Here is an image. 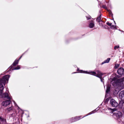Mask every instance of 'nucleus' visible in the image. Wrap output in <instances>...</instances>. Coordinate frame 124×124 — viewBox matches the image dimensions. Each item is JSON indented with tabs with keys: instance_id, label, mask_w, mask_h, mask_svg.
<instances>
[{
	"instance_id": "obj_29",
	"label": "nucleus",
	"mask_w": 124,
	"mask_h": 124,
	"mask_svg": "<svg viewBox=\"0 0 124 124\" xmlns=\"http://www.w3.org/2000/svg\"><path fill=\"white\" fill-rule=\"evenodd\" d=\"M101 22L103 23L104 22L102 21V20H101V22H100V25H101L102 26H103V24L102 23H101Z\"/></svg>"
},
{
	"instance_id": "obj_5",
	"label": "nucleus",
	"mask_w": 124,
	"mask_h": 124,
	"mask_svg": "<svg viewBox=\"0 0 124 124\" xmlns=\"http://www.w3.org/2000/svg\"><path fill=\"white\" fill-rule=\"evenodd\" d=\"M110 103L112 107H116L118 106L119 108H120L119 105V104H118L114 99H111L110 100Z\"/></svg>"
},
{
	"instance_id": "obj_13",
	"label": "nucleus",
	"mask_w": 124,
	"mask_h": 124,
	"mask_svg": "<svg viewBox=\"0 0 124 124\" xmlns=\"http://www.w3.org/2000/svg\"><path fill=\"white\" fill-rule=\"evenodd\" d=\"M20 66L19 65H18L17 67L13 68V67L12 66L10 67V69L12 70H18L20 69Z\"/></svg>"
},
{
	"instance_id": "obj_14",
	"label": "nucleus",
	"mask_w": 124,
	"mask_h": 124,
	"mask_svg": "<svg viewBox=\"0 0 124 124\" xmlns=\"http://www.w3.org/2000/svg\"><path fill=\"white\" fill-rule=\"evenodd\" d=\"M110 60V58H108L105 61H104L101 63V64H103L104 63L108 62Z\"/></svg>"
},
{
	"instance_id": "obj_4",
	"label": "nucleus",
	"mask_w": 124,
	"mask_h": 124,
	"mask_svg": "<svg viewBox=\"0 0 124 124\" xmlns=\"http://www.w3.org/2000/svg\"><path fill=\"white\" fill-rule=\"evenodd\" d=\"M77 71L79 73L88 74L95 76L96 74V72L94 71H91L89 72L85 71L82 70H79L78 68Z\"/></svg>"
},
{
	"instance_id": "obj_22",
	"label": "nucleus",
	"mask_w": 124,
	"mask_h": 124,
	"mask_svg": "<svg viewBox=\"0 0 124 124\" xmlns=\"http://www.w3.org/2000/svg\"><path fill=\"white\" fill-rule=\"evenodd\" d=\"M86 17L87 20H88L90 19L91 18V17L90 16H86Z\"/></svg>"
},
{
	"instance_id": "obj_2",
	"label": "nucleus",
	"mask_w": 124,
	"mask_h": 124,
	"mask_svg": "<svg viewBox=\"0 0 124 124\" xmlns=\"http://www.w3.org/2000/svg\"><path fill=\"white\" fill-rule=\"evenodd\" d=\"M111 112L113 113V116L116 117L117 119L121 118L122 116V113L121 112L119 111H116L117 109L114 108L113 109L110 108Z\"/></svg>"
},
{
	"instance_id": "obj_9",
	"label": "nucleus",
	"mask_w": 124,
	"mask_h": 124,
	"mask_svg": "<svg viewBox=\"0 0 124 124\" xmlns=\"http://www.w3.org/2000/svg\"><path fill=\"white\" fill-rule=\"evenodd\" d=\"M117 72L120 75H123L124 73V69L122 68H120L117 70Z\"/></svg>"
},
{
	"instance_id": "obj_25",
	"label": "nucleus",
	"mask_w": 124,
	"mask_h": 124,
	"mask_svg": "<svg viewBox=\"0 0 124 124\" xmlns=\"http://www.w3.org/2000/svg\"><path fill=\"white\" fill-rule=\"evenodd\" d=\"M102 7L105 9H107V7L105 5H103L102 6Z\"/></svg>"
},
{
	"instance_id": "obj_18",
	"label": "nucleus",
	"mask_w": 124,
	"mask_h": 124,
	"mask_svg": "<svg viewBox=\"0 0 124 124\" xmlns=\"http://www.w3.org/2000/svg\"><path fill=\"white\" fill-rule=\"evenodd\" d=\"M118 93V91L116 90H115L113 92V94H117Z\"/></svg>"
},
{
	"instance_id": "obj_21",
	"label": "nucleus",
	"mask_w": 124,
	"mask_h": 124,
	"mask_svg": "<svg viewBox=\"0 0 124 124\" xmlns=\"http://www.w3.org/2000/svg\"><path fill=\"white\" fill-rule=\"evenodd\" d=\"M95 112V110H94L92 111L89 113L88 114V115H91L93 113H94Z\"/></svg>"
},
{
	"instance_id": "obj_1",
	"label": "nucleus",
	"mask_w": 124,
	"mask_h": 124,
	"mask_svg": "<svg viewBox=\"0 0 124 124\" xmlns=\"http://www.w3.org/2000/svg\"><path fill=\"white\" fill-rule=\"evenodd\" d=\"M9 77V75H6L0 79V95L1 96L2 98L8 99H11V98L9 96L8 94L6 92L3 94L2 93L4 88L3 85H5L6 82H8Z\"/></svg>"
},
{
	"instance_id": "obj_31",
	"label": "nucleus",
	"mask_w": 124,
	"mask_h": 124,
	"mask_svg": "<svg viewBox=\"0 0 124 124\" xmlns=\"http://www.w3.org/2000/svg\"><path fill=\"white\" fill-rule=\"evenodd\" d=\"M106 101H108V99H106Z\"/></svg>"
},
{
	"instance_id": "obj_10",
	"label": "nucleus",
	"mask_w": 124,
	"mask_h": 124,
	"mask_svg": "<svg viewBox=\"0 0 124 124\" xmlns=\"http://www.w3.org/2000/svg\"><path fill=\"white\" fill-rule=\"evenodd\" d=\"M101 15H100L99 16H98L97 18L96 21L98 22L100 25V22L101 21Z\"/></svg>"
},
{
	"instance_id": "obj_19",
	"label": "nucleus",
	"mask_w": 124,
	"mask_h": 124,
	"mask_svg": "<svg viewBox=\"0 0 124 124\" xmlns=\"http://www.w3.org/2000/svg\"><path fill=\"white\" fill-rule=\"evenodd\" d=\"M108 11L109 12V14L110 16H113V14L112 13L111 11L110 10H108Z\"/></svg>"
},
{
	"instance_id": "obj_26",
	"label": "nucleus",
	"mask_w": 124,
	"mask_h": 124,
	"mask_svg": "<svg viewBox=\"0 0 124 124\" xmlns=\"http://www.w3.org/2000/svg\"><path fill=\"white\" fill-rule=\"evenodd\" d=\"M111 28L112 29H114L115 28H116V27L115 26H114L113 25H111Z\"/></svg>"
},
{
	"instance_id": "obj_23",
	"label": "nucleus",
	"mask_w": 124,
	"mask_h": 124,
	"mask_svg": "<svg viewBox=\"0 0 124 124\" xmlns=\"http://www.w3.org/2000/svg\"><path fill=\"white\" fill-rule=\"evenodd\" d=\"M119 47V46H114V49L116 50V49L118 48Z\"/></svg>"
},
{
	"instance_id": "obj_11",
	"label": "nucleus",
	"mask_w": 124,
	"mask_h": 124,
	"mask_svg": "<svg viewBox=\"0 0 124 124\" xmlns=\"http://www.w3.org/2000/svg\"><path fill=\"white\" fill-rule=\"evenodd\" d=\"M111 85H108L107 86L106 90V93H108L110 90Z\"/></svg>"
},
{
	"instance_id": "obj_32",
	"label": "nucleus",
	"mask_w": 124,
	"mask_h": 124,
	"mask_svg": "<svg viewBox=\"0 0 124 124\" xmlns=\"http://www.w3.org/2000/svg\"><path fill=\"white\" fill-rule=\"evenodd\" d=\"M88 115H87V116H88ZM87 116V115L86 116H85H85Z\"/></svg>"
},
{
	"instance_id": "obj_8",
	"label": "nucleus",
	"mask_w": 124,
	"mask_h": 124,
	"mask_svg": "<svg viewBox=\"0 0 124 124\" xmlns=\"http://www.w3.org/2000/svg\"><path fill=\"white\" fill-rule=\"evenodd\" d=\"M10 100L11 99H8V100H7L3 102L2 103V105L3 106H6L10 104L11 102Z\"/></svg>"
},
{
	"instance_id": "obj_24",
	"label": "nucleus",
	"mask_w": 124,
	"mask_h": 124,
	"mask_svg": "<svg viewBox=\"0 0 124 124\" xmlns=\"http://www.w3.org/2000/svg\"><path fill=\"white\" fill-rule=\"evenodd\" d=\"M119 66V64H116L115 66V69H116Z\"/></svg>"
},
{
	"instance_id": "obj_33",
	"label": "nucleus",
	"mask_w": 124,
	"mask_h": 124,
	"mask_svg": "<svg viewBox=\"0 0 124 124\" xmlns=\"http://www.w3.org/2000/svg\"><path fill=\"white\" fill-rule=\"evenodd\" d=\"M105 26H107H107H106V25H105Z\"/></svg>"
},
{
	"instance_id": "obj_6",
	"label": "nucleus",
	"mask_w": 124,
	"mask_h": 124,
	"mask_svg": "<svg viewBox=\"0 0 124 124\" xmlns=\"http://www.w3.org/2000/svg\"><path fill=\"white\" fill-rule=\"evenodd\" d=\"M85 116L82 117V116H77L75 117H72L70 119V121L71 123L73 122L77 121H78L81 118H82Z\"/></svg>"
},
{
	"instance_id": "obj_12",
	"label": "nucleus",
	"mask_w": 124,
	"mask_h": 124,
	"mask_svg": "<svg viewBox=\"0 0 124 124\" xmlns=\"http://www.w3.org/2000/svg\"><path fill=\"white\" fill-rule=\"evenodd\" d=\"M91 22L89 24V27L90 28H92L94 27V24L93 23V20H91Z\"/></svg>"
},
{
	"instance_id": "obj_30",
	"label": "nucleus",
	"mask_w": 124,
	"mask_h": 124,
	"mask_svg": "<svg viewBox=\"0 0 124 124\" xmlns=\"http://www.w3.org/2000/svg\"><path fill=\"white\" fill-rule=\"evenodd\" d=\"M100 79H101V81L102 82H103V80H104V79L102 78H102H100Z\"/></svg>"
},
{
	"instance_id": "obj_7",
	"label": "nucleus",
	"mask_w": 124,
	"mask_h": 124,
	"mask_svg": "<svg viewBox=\"0 0 124 124\" xmlns=\"http://www.w3.org/2000/svg\"><path fill=\"white\" fill-rule=\"evenodd\" d=\"M25 52L23 54L18 60H16L12 64L13 66H15L17 65L19 62V60L23 56L25 55Z\"/></svg>"
},
{
	"instance_id": "obj_28",
	"label": "nucleus",
	"mask_w": 124,
	"mask_h": 124,
	"mask_svg": "<svg viewBox=\"0 0 124 124\" xmlns=\"http://www.w3.org/2000/svg\"><path fill=\"white\" fill-rule=\"evenodd\" d=\"M16 113H13L12 114H11V116L12 117H14L16 116Z\"/></svg>"
},
{
	"instance_id": "obj_3",
	"label": "nucleus",
	"mask_w": 124,
	"mask_h": 124,
	"mask_svg": "<svg viewBox=\"0 0 124 124\" xmlns=\"http://www.w3.org/2000/svg\"><path fill=\"white\" fill-rule=\"evenodd\" d=\"M119 98L121 100L119 103V105L120 108H122L123 104L124 102V91H121L119 94Z\"/></svg>"
},
{
	"instance_id": "obj_17",
	"label": "nucleus",
	"mask_w": 124,
	"mask_h": 124,
	"mask_svg": "<svg viewBox=\"0 0 124 124\" xmlns=\"http://www.w3.org/2000/svg\"><path fill=\"white\" fill-rule=\"evenodd\" d=\"M102 75H99V74H96V76L99 78H102Z\"/></svg>"
},
{
	"instance_id": "obj_15",
	"label": "nucleus",
	"mask_w": 124,
	"mask_h": 124,
	"mask_svg": "<svg viewBox=\"0 0 124 124\" xmlns=\"http://www.w3.org/2000/svg\"><path fill=\"white\" fill-rule=\"evenodd\" d=\"M0 121L3 122L4 123L6 122V120L5 119L2 118V117H0Z\"/></svg>"
},
{
	"instance_id": "obj_20",
	"label": "nucleus",
	"mask_w": 124,
	"mask_h": 124,
	"mask_svg": "<svg viewBox=\"0 0 124 124\" xmlns=\"http://www.w3.org/2000/svg\"><path fill=\"white\" fill-rule=\"evenodd\" d=\"M12 109V107H10L8 108H7V110L8 111H10Z\"/></svg>"
},
{
	"instance_id": "obj_27",
	"label": "nucleus",
	"mask_w": 124,
	"mask_h": 124,
	"mask_svg": "<svg viewBox=\"0 0 124 124\" xmlns=\"http://www.w3.org/2000/svg\"><path fill=\"white\" fill-rule=\"evenodd\" d=\"M106 24L108 26H110L111 25V23H109L108 22H107Z\"/></svg>"
},
{
	"instance_id": "obj_16",
	"label": "nucleus",
	"mask_w": 124,
	"mask_h": 124,
	"mask_svg": "<svg viewBox=\"0 0 124 124\" xmlns=\"http://www.w3.org/2000/svg\"><path fill=\"white\" fill-rule=\"evenodd\" d=\"M96 71L97 72V74H101V75H103V74L100 71L98 70L97 71Z\"/></svg>"
}]
</instances>
